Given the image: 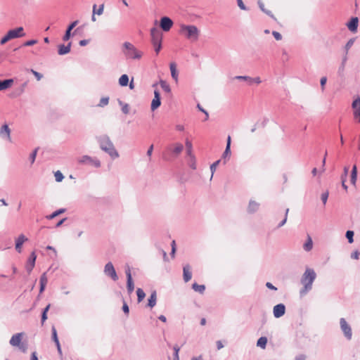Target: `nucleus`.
<instances>
[{
  "mask_svg": "<svg viewBox=\"0 0 360 360\" xmlns=\"http://www.w3.org/2000/svg\"><path fill=\"white\" fill-rule=\"evenodd\" d=\"M100 148L107 153L112 160L117 158L120 155L116 150L112 141L107 134H101L96 136Z\"/></svg>",
  "mask_w": 360,
  "mask_h": 360,
  "instance_id": "obj_1",
  "label": "nucleus"
},
{
  "mask_svg": "<svg viewBox=\"0 0 360 360\" xmlns=\"http://www.w3.org/2000/svg\"><path fill=\"white\" fill-rule=\"evenodd\" d=\"M316 278V274L313 269L307 268L301 277V284L303 287L300 290V295L301 297L307 295L311 289L313 283Z\"/></svg>",
  "mask_w": 360,
  "mask_h": 360,
  "instance_id": "obj_2",
  "label": "nucleus"
},
{
  "mask_svg": "<svg viewBox=\"0 0 360 360\" xmlns=\"http://www.w3.org/2000/svg\"><path fill=\"white\" fill-rule=\"evenodd\" d=\"M122 52L127 59L139 60L143 56V52L138 50L131 43L123 44Z\"/></svg>",
  "mask_w": 360,
  "mask_h": 360,
  "instance_id": "obj_3",
  "label": "nucleus"
},
{
  "mask_svg": "<svg viewBox=\"0 0 360 360\" xmlns=\"http://www.w3.org/2000/svg\"><path fill=\"white\" fill-rule=\"evenodd\" d=\"M24 336V333H18L13 335L9 343L13 347H18V349L23 353L27 352V344L25 342H22V339Z\"/></svg>",
  "mask_w": 360,
  "mask_h": 360,
  "instance_id": "obj_4",
  "label": "nucleus"
},
{
  "mask_svg": "<svg viewBox=\"0 0 360 360\" xmlns=\"http://www.w3.org/2000/svg\"><path fill=\"white\" fill-rule=\"evenodd\" d=\"M181 32L188 38L196 40L198 38L199 30L195 25H186L181 26Z\"/></svg>",
  "mask_w": 360,
  "mask_h": 360,
  "instance_id": "obj_5",
  "label": "nucleus"
},
{
  "mask_svg": "<svg viewBox=\"0 0 360 360\" xmlns=\"http://www.w3.org/2000/svg\"><path fill=\"white\" fill-rule=\"evenodd\" d=\"M340 326L345 338L348 340H350L352 338V328L349 326V324L347 322L345 319L341 318L340 319Z\"/></svg>",
  "mask_w": 360,
  "mask_h": 360,
  "instance_id": "obj_6",
  "label": "nucleus"
},
{
  "mask_svg": "<svg viewBox=\"0 0 360 360\" xmlns=\"http://www.w3.org/2000/svg\"><path fill=\"white\" fill-rule=\"evenodd\" d=\"M104 274L111 278L114 281L118 280V276L112 262H108L104 267Z\"/></svg>",
  "mask_w": 360,
  "mask_h": 360,
  "instance_id": "obj_7",
  "label": "nucleus"
},
{
  "mask_svg": "<svg viewBox=\"0 0 360 360\" xmlns=\"http://www.w3.org/2000/svg\"><path fill=\"white\" fill-rule=\"evenodd\" d=\"M79 162L80 164L84 165H94L95 167L98 168L101 167V162L97 158H93L89 155H84L79 160Z\"/></svg>",
  "mask_w": 360,
  "mask_h": 360,
  "instance_id": "obj_8",
  "label": "nucleus"
},
{
  "mask_svg": "<svg viewBox=\"0 0 360 360\" xmlns=\"http://www.w3.org/2000/svg\"><path fill=\"white\" fill-rule=\"evenodd\" d=\"M354 118L357 122H360V97L354 99L352 103Z\"/></svg>",
  "mask_w": 360,
  "mask_h": 360,
  "instance_id": "obj_9",
  "label": "nucleus"
},
{
  "mask_svg": "<svg viewBox=\"0 0 360 360\" xmlns=\"http://www.w3.org/2000/svg\"><path fill=\"white\" fill-rule=\"evenodd\" d=\"M151 42L153 44L162 43V34L157 27H153L150 30Z\"/></svg>",
  "mask_w": 360,
  "mask_h": 360,
  "instance_id": "obj_10",
  "label": "nucleus"
},
{
  "mask_svg": "<svg viewBox=\"0 0 360 360\" xmlns=\"http://www.w3.org/2000/svg\"><path fill=\"white\" fill-rule=\"evenodd\" d=\"M23 27H19L15 29L10 30L6 34L8 35L10 40L13 39L19 38L25 36V33L23 32Z\"/></svg>",
  "mask_w": 360,
  "mask_h": 360,
  "instance_id": "obj_11",
  "label": "nucleus"
},
{
  "mask_svg": "<svg viewBox=\"0 0 360 360\" xmlns=\"http://www.w3.org/2000/svg\"><path fill=\"white\" fill-rule=\"evenodd\" d=\"M172 25L173 21L169 17L164 16L161 18L160 26L163 31L168 32L172 28Z\"/></svg>",
  "mask_w": 360,
  "mask_h": 360,
  "instance_id": "obj_12",
  "label": "nucleus"
},
{
  "mask_svg": "<svg viewBox=\"0 0 360 360\" xmlns=\"http://www.w3.org/2000/svg\"><path fill=\"white\" fill-rule=\"evenodd\" d=\"M125 274L127 276V288L129 294H131L134 290V284L132 280L131 269L129 266H127V269L125 270Z\"/></svg>",
  "mask_w": 360,
  "mask_h": 360,
  "instance_id": "obj_13",
  "label": "nucleus"
},
{
  "mask_svg": "<svg viewBox=\"0 0 360 360\" xmlns=\"http://www.w3.org/2000/svg\"><path fill=\"white\" fill-rule=\"evenodd\" d=\"M161 105L160 94L158 90L154 91V98L152 100L150 108L152 111L155 110Z\"/></svg>",
  "mask_w": 360,
  "mask_h": 360,
  "instance_id": "obj_14",
  "label": "nucleus"
},
{
  "mask_svg": "<svg viewBox=\"0 0 360 360\" xmlns=\"http://www.w3.org/2000/svg\"><path fill=\"white\" fill-rule=\"evenodd\" d=\"M285 307L283 304H278L274 307L273 314L276 318H280L285 314Z\"/></svg>",
  "mask_w": 360,
  "mask_h": 360,
  "instance_id": "obj_15",
  "label": "nucleus"
},
{
  "mask_svg": "<svg viewBox=\"0 0 360 360\" xmlns=\"http://www.w3.org/2000/svg\"><path fill=\"white\" fill-rule=\"evenodd\" d=\"M78 24V20H75L72 22L71 24H70L65 31V33L64 36L63 37V40L65 41H68L72 35H74L76 30L72 34L71 31L73 30V28Z\"/></svg>",
  "mask_w": 360,
  "mask_h": 360,
  "instance_id": "obj_16",
  "label": "nucleus"
},
{
  "mask_svg": "<svg viewBox=\"0 0 360 360\" xmlns=\"http://www.w3.org/2000/svg\"><path fill=\"white\" fill-rule=\"evenodd\" d=\"M37 259V255L34 252H32L27 259V264L25 266L26 270L28 273H30L35 264V261Z\"/></svg>",
  "mask_w": 360,
  "mask_h": 360,
  "instance_id": "obj_17",
  "label": "nucleus"
},
{
  "mask_svg": "<svg viewBox=\"0 0 360 360\" xmlns=\"http://www.w3.org/2000/svg\"><path fill=\"white\" fill-rule=\"evenodd\" d=\"M0 136L3 139L11 141V129L6 124L0 128Z\"/></svg>",
  "mask_w": 360,
  "mask_h": 360,
  "instance_id": "obj_18",
  "label": "nucleus"
},
{
  "mask_svg": "<svg viewBox=\"0 0 360 360\" xmlns=\"http://www.w3.org/2000/svg\"><path fill=\"white\" fill-rule=\"evenodd\" d=\"M168 149L170 150L172 155L176 158L183 151L184 146L182 143H176L174 145L173 148H169Z\"/></svg>",
  "mask_w": 360,
  "mask_h": 360,
  "instance_id": "obj_19",
  "label": "nucleus"
},
{
  "mask_svg": "<svg viewBox=\"0 0 360 360\" xmlns=\"http://www.w3.org/2000/svg\"><path fill=\"white\" fill-rule=\"evenodd\" d=\"M28 239L23 234H20L18 238L15 240V250L19 253L22 251V245L23 243L27 241Z\"/></svg>",
  "mask_w": 360,
  "mask_h": 360,
  "instance_id": "obj_20",
  "label": "nucleus"
},
{
  "mask_svg": "<svg viewBox=\"0 0 360 360\" xmlns=\"http://www.w3.org/2000/svg\"><path fill=\"white\" fill-rule=\"evenodd\" d=\"M183 276L184 280L186 283L188 282L192 277V274L191 271V266L189 264H186L183 267Z\"/></svg>",
  "mask_w": 360,
  "mask_h": 360,
  "instance_id": "obj_21",
  "label": "nucleus"
},
{
  "mask_svg": "<svg viewBox=\"0 0 360 360\" xmlns=\"http://www.w3.org/2000/svg\"><path fill=\"white\" fill-rule=\"evenodd\" d=\"M72 43L69 42L67 45H58V53L60 56L65 55L70 51Z\"/></svg>",
  "mask_w": 360,
  "mask_h": 360,
  "instance_id": "obj_22",
  "label": "nucleus"
},
{
  "mask_svg": "<svg viewBox=\"0 0 360 360\" xmlns=\"http://www.w3.org/2000/svg\"><path fill=\"white\" fill-rule=\"evenodd\" d=\"M231 155V136H229L227 139L226 146L225 150L222 154V158L224 160V163L226 164V159L229 158Z\"/></svg>",
  "mask_w": 360,
  "mask_h": 360,
  "instance_id": "obj_23",
  "label": "nucleus"
},
{
  "mask_svg": "<svg viewBox=\"0 0 360 360\" xmlns=\"http://www.w3.org/2000/svg\"><path fill=\"white\" fill-rule=\"evenodd\" d=\"M358 18H352L351 20L347 23L348 29L352 32H356L358 27Z\"/></svg>",
  "mask_w": 360,
  "mask_h": 360,
  "instance_id": "obj_24",
  "label": "nucleus"
},
{
  "mask_svg": "<svg viewBox=\"0 0 360 360\" xmlns=\"http://www.w3.org/2000/svg\"><path fill=\"white\" fill-rule=\"evenodd\" d=\"M259 203L255 200H250L248 206V212L252 214L257 212L259 210Z\"/></svg>",
  "mask_w": 360,
  "mask_h": 360,
  "instance_id": "obj_25",
  "label": "nucleus"
},
{
  "mask_svg": "<svg viewBox=\"0 0 360 360\" xmlns=\"http://www.w3.org/2000/svg\"><path fill=\"white\" fill-rule=\"evenodd\" d=\"M14 81L13 79H7L4 80H0V91H4L10 88L13 84Z\"/></svg>",
  "mask_w": 360,
  "mask_h": 360,
  "instance_id": "obj_26",
  "label": "nucleus"
},
{
  "mask_svg": "<svg viewBox=\"0 0 360 360\" xmlns=\"http://www.w3.org/2000/svg\"><path fill=\"white\" fill-rule=\"evenodd\" d=\"M157 302V293L156 291H153L150 294V297L148 300V307L153 308L155 306Z\"/></svg>",
  "mask_w": 360,
  "mask_h": 360,
  "instance_id": "obj_27",
  "label": "nucleus"
},
{
  "mask_svg": "<svg viewBox=\"0 0 360 360\" xmlns=\"http://www.w3.org/2000/svg\"><path fill=\"white\" fill-rule=\"evenodd\" d=\"M313 248V241L309 235H307V241L303 245V249L309 252Z\"/></svg>",
  "mask_w": 360,
  "mask_h": 360,
  "instance_id": "obj_28",
  "label": "nucleus"
},
{
  "mask_svg": "<svg viewBox=\"0 0 360 360\" xmlns=\"http://www.w3.org/2000/svg\"><path fill=\"white\" fill-rule=\"evenodd\" d=\"M357 180V167L356 165H354L351 172V184L354 186L356 185Z\"/></svg>",
  "mask_w": 360,
  "mask_h": 360,
  "instance_id": "obj_29",
  "label": "nucleus"
},
{
  "mask_svg": "<svg viewBox=\"0 0 360 360\" xmlns=\"http://www.w3.org/2000/svg\"><path fill=\"white\" fill-rule=\"evenodd\" d=\"M170 71H171V75L172 77L177 81L178 79V73L176 68V64L174 63H172L169 65Z\"/></svg>",
  "mask_w": 360,
  "mask_h": 360,
  "instance_id": "obj_30",
  "label": "nucleus"
},
{
  "mask_svg": "<svg viewBox=\"0 0 360 360\" xmlns=\"http://www.w3.org/2000/svg\"><path fill=\"white\" fill-rule=\"evenodd\" d=\"M192 288L195 291L198 292L200 294H202L205 290V286L204 285H199L196 283H194L192 285Z\"/></svg>",
  "mask_w": 360,
  "mask_h": 360,
  "instance_id": "obj_31",
  "label": "nucleus"
},
{
  "mask_svg": "<svg viewBox=\"0 0 360 360\" xmlns=\"http://www.w3.org/2000/svg\"><path fill=\"white\" fill-rule=\"evenodd\" d=\"M129 83V77L127 75H122L119 79V84L122 86H127Z\"/></svg>",
  "mask_w": 360,
  "mask_h": 360,
  "instance_id": "obj_32",
  "label": "nucleus"
},
{
  "mask_svg": "<svg viewBox=\"0 0 360 360\" xmlns=\"http://www.w3.org/2000/svg\"><path fill=\"white\" fill-rule=\"evenodd\" d=\"M187 162H188V166L191 169H196L195 158V156L193 155L188 156Z\"/></svg>",
  "mask_w": 360,
  "mask_h": 360,
  "instance_id": "obj_33",
  "label": "nucleus"
},
{
  "mask_svg": "<svg viewBox=\"0 0 360 360\" xmlns=\"http://www.w3.org/2000/svg\"><path fill=\"white\" fill-rule=\"evenodd\" d=\"M267 344V338L266 337H261L257 342V346L264 349Z\"/></svg>",
  "mask_w": 360,
  "mask_h": 360,
  "instance_id": "obj_34",
  "label": "nucleus"
},
{
  "mask_svg": "<svg viewBox=\"0 0 360 360\" xmlns=\"http://www.w3.org/2000/svg\"><path fill=\"white\" fill-rule=\"evenodd\" d=\"M65 212V209H64V208L59 209V210L53 212L51 214L46 216V218L48 219H53L55 217H56L57 216L64 213Z\"/></svg>",
  "mask_w": 360,
  "mask_h": 360,
  "instance_id": "obj_35",
  "label": "nucleus"
},
{
  "mask_svg": "<svg viewBox=\"0 0 360 360\" xmlns=\"http://www.w3.org/2000/svg\"><path fill=\"white\" fill-rule=\"evenodd\" d=\"M234 79L237 80H243L247 82L250 85H251L253 83V79L252 77L249 76H236L233 78Z\"/></svg>",
  "mask_w": 360,
  "mask_h": 360,
  "instance_id": "obj_36",
  "label": "nucleus"
},
{
  "mask_svg": "<svg viewBox=\"0 0 360 360\" xmlns=\"http://www.w3.org/2000/svg\"><path fill=\"white\" fill-rule=\"evenodd\" d=\"M137 300L138 302H141L145 297L146 294L144 291L141 288H138L136 290Z\"/></svg>",
  "mask_w": 360,
  "mask_h": 360,
  "instance_id": "obj_37",
  "label": "nucleus"
},
{
  "mask_svg": "<svg viewBox=\"0 0 360 360\" xmlns=\"http://www.w3.org/2000/svg\"><path fill=\"white\" fill-rule=\"evenodd\" d=\"M119 104L122 105V111L124 114H128L129 112V106L127 103H124L122 101L119 100Z\"/></svg>",
  "mask_w": 360,
  "mask_h": 360,
  "instance_id": "obj_38",
  "label": "nucleus"
},
{
  "mask_svg": "<svg viewBox=\"0 0 360 360\" xmlns=\"http://www.w3.org/2000/svg\"><path fill=\"white\" fill-rule=\"evenodd\" d=\"M354 233L353 231L349 230L346 232L345 236L349 243H352L354 242Z\"/></svg>",
  "mask_w": 360,
  "mask_h": 360,
  "instance_id": "obj_39",
  "label": "nucleus"
},
{
  "mask_svg": "<svg viewBox=\"0 0 360 360\" xmlns=\"http://www.w3.org/2000/svg\"><path fill=\"white\" fill-rule=\"evenodd\" d=\"M51 333H52V340L53 342L56 344L60 342L58 338L57 331L55 328V326H52L51 328Z\"/></svg>",
  "mask_w": 360,
  "mask_h": 360,
  "instance_id": "obj_40",
  "label": "nucleus"
},
{
  "mask_svg": "<svg viewBox=\"0 0 360 360\" xmlns=\"http://www.w3.org/2000/svg\"><path fill=\"white\" fill-rule=\"evenodd\" d=\"M354 41H355V39L354 38H352L345 44V49L346 55L347 54L348 51L349 50V49L353 46V44L354 43Z\"/></svg>",
  "mask_w": 360,
  "mask_h": 360,
  "instance_id": "obj_41",
  "label": "nucleus"
},
{
  "mask_svg": "<svg viewBox=\"0 0 360 360\" xmlns=\"http://www.w3.org/2000/svg\"><path fill=\"white\" fill-rule=\"evenodd\" d=\"M349 166H345L343 168V172L340 176L341 180L347 181V177L349 173Z\"/></svg>",
  "mask_w": 360,
  "mask_h": 360,
  "instance_id": "obj_42",
  "label": "nucleus"
},
{
  "mask_svg": "<svg viewBox=\"0 0 360 360\" xmlns=\"http://www.w3.org/2000/svg\"><path fill=\"white\" fill-rule=\"evenodd\" d=\"M160 86L165 92L169 93L171 91V88L169 85L167 84L166 82L161 80Z\"/></svg>",
  "mask_w": 360,
  "mask_h": 360,
  "instance_id": "obj_43",
  "label": "nucleus"
},
{
  "mask_svg": "<svg viewBox=\"0 0 360 360\" xmlns=\"http://www.w3.org/2000/svg\"><path fill=\"white\" fill-rule=\"evenodd\" d=\"M109 103V98L108 97H103L101 98L99 103L98 104V107H104L107 105Z\"/></svg>",
  "mask_w": 360,
  "mask_h": 360,
  "instance_id": "obj_44",
  "label": "nucleus"
},
{
  "mask_svg": "<svg viewBox=\"0 0 360 360\" xmlns=\"http://www.w3.org/2000/svg\"><path fill=\"white\" fill-rule=\"evenodd\" d=\"M186 149H187V151H186L187 155L188 156L193 155V154H192V143L188 139L186 141Z\"/></svg>",
  "mask_w": 360,
  "mask_h": 360,
  "instance_id": "obj_45",
  "label": "nucleus"
},
{
  "mask_svg": "<svg viewBox=\"0 0 360 360\" xmlns=\"http://www.w3.org/2000/svg\"><path fill=\"white\" fill-rule=\"evenodd\" d=\"M220 162H221V160H218L216 162H214L213 164L211 165V166H210V170L212 172L211 179L213 177V175H214V172L216 171L217 167L219 165Z\"/></svg>",
  "mask_w": 360,
  "mask_h": 360,
  "instance_id": "obj_46",
  "label": "nucleus"
},
{
  "mask_svg": "<svg viewBox=\"0 0 360 360\" xmlns=\"http://www.w3.org/2000/svg\"><path fill=\"white\" fill-rule=\"evenodd\" d=\"M54 176H55V178H56V181L57 182H60L64 179L63 174L60 171L56 172L55 174H54Z\"/></svg>",
  "mask_w": 360,
  "mask_h": 360,
  "instance_id": "obj_47",
  "label": "nucleus"
},
{
  "mask_svg": "<svg viewBox=\"0 0 360 360\" xmlns=\"http://www.w3.org/2000/svg\"><path fill=\"white\" fill-rule=\"evenodd\" d=\"M329 192L326 191V192L323 193L321 196V199L323 203V205H326L328 198Z\"/></svg>",
  "mask_w": 360,
  "mask_h": 360,
  "instance_id": "obj_48",
  "label": "nucleus"
},
{
  "mask_svg": "<svg viewBox=\"0 0 360 360\" xmlns=\"http://www.w3.org/2000/svg\"><path fill=\"white\" fill-rule=\"evenodd\" d=\"M40 284L46 285L48 283V278L46 276V273H44L40 277Z\"/></svg>",
  "mask_w": 360,
  "mask_h": 360,
  "instance_id": "obj_49",
  "label": "nucleus"
},
{
  "mask_svg": "<svg viewBox=\"0 0 360 360\" xmlns=\"http://www.w3.org/2000/svg\"><path fill=\"white\" fill-rule=\"evenodd\" d=\"M37 148H36L34 150H33L32 153L30 155L29 159L30 160L31 164H33L34 162L36 156H37Z\"/></svg>",
  "mask_w": 360,
  "mask_h": 360,
  "instance_id": "obj_50",
  "label": "nucleus"
},
{
  "mask_svg": "<svg viewBox=\"0 0 360 360\" xmlns=\"http://www.w3.org/2000/svg\"><path fill=\"white\" fill-rule=\"evenodd\" d=\"M288 212H289V209H288V208H287V209H286V210H285V217H284L283 220H282V221L279 223V224H278V227H281V226H283L286 223V221H287V218H288Z\"/></svg>",
  "mask_w": 360,
  "mask_h": 360,
  "instance_id": "obj_51",
  "label": "nucleus"
},
{
  "mask_svg": "<svg viewBox=\"0 0 360 360\" xmlns=\"http://www.w3.org/2000/svg\"><path fill=\"white\" fill-rule=\"evenodd\" d=\"M327 82V77H322L320 79V84L321 87V90L323 91L325 89V85Z\"/></svg>",
  "mask_w": 360,
  "mask_h": 360,
  "instance_id": "obj_52",
  "label": "nucleus"
},
{
  "mask_svg": "<svg viewBox=\"0 0 360 360\" xmlns=\"http://www.w3.org/2000/svg\"><path fill=\"white\" fill-rule=\"evenodd\" d=\"M31 72L35 76V77L37 78V79L38 81L41 80V78L43 77V75L41 73H39L32 69L31 70Z\"/></svg>",
  "mask_w": 360,
  "mask_h": 360,
  "instance_id": "obj_53",
  "label": "nucleus"
},
{
  "mask_svg": "<svg viewBox=\"0 0 360 360\" xmlns=\"http://www.w3.org/2000/svg\"><path fill=\"white\" fill-rule=\"evenodd\" d=\"M153 45L154 46L156 54H158L162 49V43L154 44Z\"/></svg>",
  "mask_w": 360,
  "mask_h": 360,
  "instance_id": "obj_54",
  "label": "nucleus"
},
{
  "mask_svg": "<svg viewBox=\"0 0 360 360\" xmlns=\"http://www.w3.org/2000/svg\"><path fill=\"white\" fill-rule=\"evenodd\" d=\"M37 43V41L36 39H32V40H29V41H25L24 43L23 46H30L34 45Z\"/></svg>",
  "mask_w": 360,
  "mask_h": 360,
  "instance_id": "obj_55",
  "label": "nucleus"
},
{
  "mask_svg": "<svg viewBox=\"0 0 360 360\" xmlns=\"http://www.w3.org/2000/svg\"><path fill=\"white\" fill-rule=\"evenodd\" d=\"M272 34L276 40L279 41L282 39V35L279 32L273 31Z\"/></svg>",
  "mask_w": 360,
  "mask_h": 360,
  "instance_id": "obj_56",
  "label": "nucleus"
},
{
  "mask_svg": "<svg viewBox=\"0 0 360 360\" xmlns=\"http://www.w3.org/2000/svg\"><path fill=\"white\" fill-rule=\"evenodd\" d=\"M237 4H238V7H239L241 10H244V11H246V10H247V8H246V6H245V4H243V1H242V0H237Z\"/></svg>",
  "mask_w": 360,
  "mask_h": 360,
  "instance_id": "obj_57",
  "label": "nucleus"
},
{
  "mask_svg": "<svg viewBox=\"0 0 360 360\" xmlns=\"http://www.w3.org/2000/svg\"><path fill=\"white\" fill-rule=\"evenodd\" d=\"M47 313H46L45 311H42L41 319V325H44V322L47 320Z\"/></svg>",
  "mask_w": 360,
  "mask_h": 360,
  "instance_id": "obj_58",
  "label": "nucleus"
},
{
  "mask_svg": "<svg viewBox=\"0 0 360 360\" xmlns=\"http://www.w3.org/2000/svg\"><path fill=\"white\" fill-rule=\"evenodd\" d=\"M153 150V145H151L149 146V148L147 150V153H146V155L149 158V160H150V158H151Z\"/></svg>",
  "mask_w": 360,
  "mask_h": 360,
  "instance_id": "obj_59",
  "label": "nucleus"
},
{
  "mask_svg": "<svg viewBox=\"0 0 360 360\" xmlns=\"http://www.w3.org/2000/svg\"><path fill=\"white\" fill-rule=\"evenodd\" d=\"M103 9H104V6H103V4H101L99 6L98 9H97V10L96 9V14H97L98 15H102L103 13Z\"/></svg>",
  "mask_w": 360,
  "mask_h": 360,
  "instance_id": "obj_60",
  "label": "nucleus"
},
{
  "mask_svg": "<svg viewBox=\"0 0 360 360\" xmlns=\"http://www.w3.org/2000/svg\"><path fill=\"white\" fill-rule=\"evenodd\" d=\"M197 108L199 109V110H200L201 112L205 113V115H206V120H208V118H209L208 112L204 108H202L200 104L197 105Z\"/></svg>",
  "mask_w": 360,
  "mask_h": 360,
  "instance_id": "obj_61",
  "label": "nucleus"
},
{
  "mask_svg": "<svg viewBox=\"0 0 360 360\" xmlns=\"http://www.w3.org/2000/svg\"><path fill=\"white\" fill-rule=\"evenodd\" d=\"M8 41H10L8 37L7 34H6L4 37H2V39H1L0 41V44L1 45L3 44H5L6 43H7Z\"/></svg>",
  "mask_w": 360,
  "mask_h": 360,
  "instance_id": "obj_62",
  "label": "nucleus"
},
{
  "mask_svg": "<svg viewBox=\"0 0 360 360\" xmlns=\"http://www.w3.org/2000/svg\"><path fill=\"white\" fill-rule=\"evenodd\" d=\"M122 310L124 312V314H129V309L127 304L125 302H124V303H123Z\"/></svg>",
  "mask_w": 360,
  "mask_h": 360,
  "instance_id": "obj_63",
  "label": "nucleus"
},
{
  "mask_svg": "<svg viewBox=\"0 0 360 360\" xmlns=\"http://www.w3.org/2000/svg\"><path fill=\"white\" fill-rule=\"evenodd\" d=\"M295 360H306V356L304 354H299L295 357Z\"/></svg>",
  "mask_w": 360,
  "mask_h": 360,
  "instance_id": "obj_64",
  "label": "nucleus"
}]
</instances>
